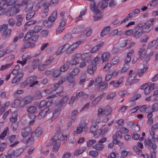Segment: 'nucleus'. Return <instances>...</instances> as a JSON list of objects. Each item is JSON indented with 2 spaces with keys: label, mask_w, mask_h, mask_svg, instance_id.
I'll list each match as a JSON object with an SVG mask.
<instances>
[{
  "label": "nucleus",
  "mask_w": 158,
  "mask_h": 158,
  "mask_svg": "<svg viewBox=\"0 0 158 158\" xmlns=\"http://www.w3.org/2000/svg\"><path fill=\"white\" fill-rule=\"evenodd\" d=\"M109 0H102L98 3L97 6L94 1L91 2L89 6L91 10L95 14L101 15L102 12L98 9L100 8L101 10H103L105 9L108 5L107 1Z\"/></svg>",
  "instance_id": "obj_1"
},
{
  "label": "nucleus",
  "mask_w": 158,
  "mask_h": 158,
  "mask_svg": "<svg viewBox=\"0 0 158 158\" xmlns=\"http://www.w3.org/2000/svg\"><path fill=\"white\" fill-rule=\"evenodd\" d=\"M152 26V23L147 24L143 28H139L134 35V37L136 38H138L143 33H148L151 30V27Z\"/></svg>",
  "instance_id": "obj_2"
},
{
  "label": "nucleus",
  "mask_w": 158,
  "mask_h": 158,
  "mask_svg": "<svg viewBox=\"0 0 158 158\" xmlns=\"http://www.w3.org/2000/svg\"><path fill=\"white\" fill-rule=\"evenodd\" d=\"M39 36L38 35H36L33 30H30L28 31L26 35L24 36L23 41L24 42L28 41H35L38 38Z\"/></svg>",
  "instance_id": "obj_3"
},
{
  "label": "nucleus",
  "mask_w": 158,
  "mask_h": 158,
  "mask_svg": "<svg viewBox=\"0 0 158 158\" xmlns=\"http://www.w3.org/2000/svg\"><path fill=\"white\" fill-rule=\"evenodd\" d=\"M8 24H4L3 25H0V31L2 32V38L4 40L7 38L10 35L11 29L8 28Z\"/></svg>",
  "instance_id": "obj_4"
},
{
  "label": "nucleus",
  "mask_w": 158,
  "mask_h": 158,
  "mask_svg": "<svg viewBox=\"0 0 158 158\" xmlns=\"http://www.w3.org/2000/svg\"><path fill=\"white\" fill-rule=\"evenodd\" d=\"M89 54L87 53H84L82 55L81 61L79 62V63H80L79 67L80 68H81L87 65V64H88L90 61L88 58V57H89Z\"/></svg>",
  "instance_id": "obj_5"
},
{
  "label": "nucleus",
  "mask_w": 158,
  "mask_h": 158,
  "mask_svg": "<svg viewBox=\"0 0 158 158\" xmlns=\"http://www.w3.org/2000/svg\"><path fill=\"white\" fill-rule=\"evenodd\" d=\"M8 0H2L0 2V15L4 14L8 10Z\"/></svg>",
  "instance_id": "obj_6"
},
{
  "label": "nucleus",
  "mask_w": 158,
  "mask_h": 158,
  "mask_svg": "<svg viewBox=\"0 0 158 158\" xmlns=\"http://www.w3.org/2000/svg\"><path fill=\"white\" fill-rule=\"evenodd\" d=\"M139 53V57L141 60L144 59V60L147 63L149 60V56H147V52L145 48H140L138 52Z\"/></svg>",
  "instance_id": "obj_7"
},
{
  "label": "nucleus",
  "mask_w": 158,
  "mask_h": 158,
  "mask_svg": "<svg viewBox=\"0 0 158 158\" xmlns=\"http://www.w3.org/2000/svg\"><path fill=\"white\" fill-rule=\"evenodd\" d=\"M36 111V108L34 106H31L27 109L28 116L32 119L35 117V112Z\"/></svg>",
  "instance_id": "obj_8"
},
{
  "label": "nucleus",
  "mask_w": 158,
  "mask_h": 158,
  "mask_svg": "<svg viewBox=\"0 0 158 158\" xmlns=\"http://www.w3.org/2000/svg\"><path fill=\"white\" fill-rule=\"evenodd\" d=\"M87 66V73L92 75H93L94 72L96 71L97 69V64H95V63L94 64L91 63L90 60Z\"/></svg>",
  "instance_id": "obj_9"
},
{
  "label": "nucleus",
  "mask_w": 158,
  "mask_h": 158,
  "mask_svg": "<svg viewBox=\"0 0 158 158\" xmlns=\"http://www.w3.org/2000/svg\"><path fill=\"white\" fill-rule=\"evenodd\" d=\"M100 122V121H95L94 120L92 121L93 125L90 128V133L93 134H95L98 131V126L97 124H96V123H99Z\"/></svg>",
  "instance_id": "obj_10"
},
{
  "label": "nucleus",
  "mask_w": 158,
  "mask_h": 158,
  "mask_svg": "<svg viewBox=\"0 0 158 158\" xmlns=\"http://www.w3.org/2000/svg\"><path fill=\"white\" fill-rule=\"evenodd\" d=\"M51 143L54 145L53 148V151L54 152H56L60 146V140H58L57 141L51 140Z\"/></svg>",
  "instance_id": "obj_11"
},
{
  "label": "nucleus",
  "mask_w": 158,
  "mask_h": 158,
  "mask_svg": "<svg viewBox=\"0 0 158 158\" xmlns=\"http://www.w3.org/2000/svg\"><path fill=\"white\" fill-rule=\"evenodd\" d=\"M66 22L65 21H61L59 27L56 29V34H60L65 29L64 26L66 25Z\"/></svg>",
  "instance_id": "obj_12"
},
{
  "label": "nucleus",
  "mask_w": 158,
  "mask_h": 158,
  "mask_svg": "<svg viewBox=\"0 0 158 158\" xmlns=\"http://www.w3.org/2000/svg\"><path fill=\"white\" fill-rule=\"evenodd\" d=\"M137 75V73L136 72H135L130 75V76L128 77L127 81L126 83V85H132V82L134 81L135 77Z\"/></svg>",
  "instance_id": "obj_13"
},
{
  "label": "nucleus",
  "mask_w": 158,
  "mask_h": 158,
  "mask_svg": "<svg viewBox=\"0 0 158 158\" xmlns=\"http://www.w3.org/2000/svg\"><path fill=\"white\" fill-rule=\"evenodd\" d=\"M81 43V41H78L74 43L73 45H71V48L67 50L66 53L67 54H69L71 53L74 50L77 48L79 45Z\"/></svg>",
  "instance_id": "obj_14"
},
{
  "label": "nucleus",
  "mask_w": 158,
  "mask_h": 158,
  "mask_svg": "<svg viewBox=\"0 0 158 158\" xmlns=\"http://www.w3.org/2000/svg\"><path fill=\"white\" fill-rule=\"evenodd\" d=\"M61 133V130L60 127H58L56 128V130L55 134L53 137L51 139L52 140L57 141L58 140H60V137L59 138V136Z\"/></svg>",
  "instance_id": "obj_15"
},
{
  "label": "nucleus",
  "mask_w": 158,
  "mask_h": 158,
  "mask_svg": "<svg viewBox=\"0 0 158 158\" xmlns=\"http://www.w3.org/2000/svg\"><path fill=\"white\" fill-rule=\"evenodd\" d=\"M108 87V84L105 81L99 83L98 85V89L99 91H103L107 89Z\"/></svg>",
  "instance_id": "obj_16"
},
{
  "label": "nucleus",
  "mask_w": 158,
  "mask_h": 158,
  "mask_svg": "<svg viewBox=\"0 0 158 158\" xmlns=\"http://www.w3.org/2000/svg\"><path fill=\"white\" fill-rule=\"evenodd\" d=\"M60 107L57 105L56 107L55 108V110L52 114V116L51 118L52 120H55L58 117L59 115L60 114Z\"/></svg>",
  "instance_id": "obj_17"
},
{
  "label": "nucleus",
  "mask_w": 158,
  "mask_h": 158,
  "mask_svg": "<svg viewBox=\"0 0 158 158\" xmlns=\"http://www.w3.org/2000/svg\"><path fill=\"white\" fill-rule=\"evenodd\" d=\"M31 132V128L28 127L21 129V133L22 136L24 138L27 137Z\"/></svg>",
  "instance_id": "obj_18"
},
{
  "label": "nucleus",
  "mask_w": 158,
  "mask_h": 158,
  "mask_svg": "<svg viewBox=\"0 0 158 158\" xmlns=\"http://www.w3.org/2000/svg\"><path fill=\"white\" fill-rule=\"evenodd\" d=\"M69 134V131L68 129H65L63 131L61 135L60 136L61 141H65L67 139L68 136Z\"/></svg>",
  "instance_id": "obj_19"
},
{
  "label": "nucleus",
  "mask_w": 158,
  "mask_h": 158,
  "mask_svg": "<svg viewBox=\"0 0 158 158\" xmlns=\"http://www.w3.org/2000/svg\"><path fill=\"white\" fill-rule=\"evenodd\" d=\"M31 61H32V64L31 68L33 69L36 68L39 64L40 60L38 58L36 57V56L32 58Z\"/></svg>",
  "instance_id": "obj_20"
},
{
  "label": "nucleus",
  "mask_w": 158,
  "mask_h": 158,
  "mask_svg": "<svg viewBox=\"0 0 158 158\" xmlns=\"http://www.w3.org/2000/svg\"><path fill=\"white\" fill-rule=\"evenodd\" d=\"M67 80L70 83V84L69 85V87L70 88H73L75 84V78L72 75H70V74L67 77Z\"/></svg>",
  "instance_id": "obj_21"
},
{
  "label": "nucleus",
  "mask_w": 158,
  "mask_h": 158,
  "mask_svg": "<svg viewBox=\"0 0 158 158\" xmlns=\"http://www.w3.org/2000/svg\"><path fill=\"white\" fill-rule=\"evenodd\" d=\"M150 140L152 144V148L153 149H156L157 148V146L155 142L158 141V138L157 136L156 137H152Z\"/></svg>",
  "instance_id": "obj_22"
},
{
  "label": "nucleus",
  "mask_w": 158,
  "mask_h": 158,
  "mask_svg": "<svg viewBox=\"0 0 158 158\" xmlns=\"http://www.w3.org/2000/svg\"><path fill=\"white\" fill-rule=\"evenodd\" d=\"M16 25L17 26H21L23 23V18L21 15H17L16 17Z\"/></svg>",
  "instance_id": "obj_23"
},
{
  "label": "nucleus",
  "mask_w": 158,
  "mask_h": 158,
  "mask_svg": "<svg viewBox=\"0 0 158 158\" xmlns=\"http://www.w3.org/2000/svg\"><path fill=\"white\" fill-rule=\"evenodd\" d=\"M84 126L82 124H80L79 126L77 128L76 131H74L73 132V134L74 135L80 134L83 131V129Z\"/></svg>",
  "instance_id": "obj_24"
},
{
  "label": "nucleus",
  "mask_w": 158,
  "mask_h": 158,
  "mask_svg": "<svg viewBox=\"0 0 158 158\" xmlns=\"http://www.w3.org/2000/svg\"><path fill=\"white\" fill-rule=\"evenodd\" d=\"M43 132L42 129L40 127H37L35 131L33 133L35 137H38L40 136Z\"/></svg>",
  "instance_id": "obj_25"
},
{
  "label": "nucleus",
  "mask_w": 158,
  "mask_h": 158,
  "mask_svg": "<svg viewBox=\"0 0 158 158\" xmlns=\"http://www.w3.org/2000/svg\"><path fill=\"white\" fill-rule=\"evenodd\" d=\"M110 30V26H107L105 27L101 31L100 35L101 36H103L106 35L108 34Z\"/></svg>",
  "instance_id": "obj_26"
},
{
  "label": "nucleus",
  "mask_w": 158,
  "mask_h": 158,
  "mask_svg": "<svg viewBox=\"0 0 158 158\" xmlns=\"http://www.w3.org/2000/svg\"><path fill=\"white\" fill-rule=\"evenodd\" d=\"M110 54L108 52L104 53L102 56V59L103 62L108 61L110 58Z\"/></svg>",
  "instance_id": "obj_27"
},
{
  "label": "nucleus",
  "mask_w": 158,
  "mask_h": 158,
  "mask_svg": "<svg viewBox=\"0 0 158 158\" xmlns=\"http://www.w3.org/2000/svg\"><path fill=\"white\" fill-rule=\"evenodd\" d=\"M93 148L97 150H102L104 148V145L98 142V143L93 146Z\"/></svg>",
  "instance_id": "obj_28"
},
{
  "label": "nucleus",
  "mask_w": 158,
  "mask_h": 158,
  "mask_svg": "<svg viewBox=\"0 0 158 158\" xmlns=\"http://www.w3.org/2000/svg\"><path fill=\"white\" fill-rule=\"evenodd\" d=\"M57 16V11L53 12L48 18V20L51 22H54L56 19Z\"/></svg>",
  "instance_id": "obj_29"
},
{
  "label": "nucleus",
  "mask_w": 158,
  "mask_h": 158,
  "mask_svg": "<svg viewBox=\"0 0 158 158\" xmlns=\"http://www.w3.org/2000/svg\"><path fill=\"white\" fill-rule=\"evenodd\" d=\"M78 113L77 110H73L71 113V115L68 117L69 119H71L73 121H75L76 119V116Z\"/></svg>",
  "instance_id": "obj_30"
},
{
  "label": "nucleus",
  "mask_w": 158,
  "mask_h": 158,
  "mask_svg": "<svg viewBox=\"0 0 158 158\" xmlns=\"http://www.w3.org/2000/svg\"><path fill=\"white\" fill-rule=\"evenodd\" d=\"M70 65V63L69 61H67L65 63L62 67L60 68V71L61 72H64L67 70L69 68Z\"/></svg>",
  "instance_id": "obj_31"
},
{
  "label": "nucleus",
  "mask_w": 158,
  "mask_h": 158,
  "mask_svg": "<svg viewBox=\"0 0 158 158\" xmlns=\"http://www.w3.org/2000/svg\"><path fill=\"white\" fill-rule=\"evenodd\" d=\"M15 150L13 149H10L8 152L7 156V158H12L14 156H17L18 155L15 154Z\"/></svg>",
  "instance_id": "obj_32"
},
{
  "label": "nucleus",
  "mask_w": 158,
  "mask_h": 158,
  "mask_svg": "<svg viewBox=\"0 0 158 158\" xmlns=\"http://www.w3.org/2000/svg\"><path fill=\"white\" fill-rule=\"evenodd\" d=\"M148 68V66L146 65L145 67L141 69H139L138 70V74L139 77H141L144 73V72L146 71Z\"/></svg>",
  "instance_id": "obj_33"
},
{
  "label": "nucleus",
  "mask_w": 158,
  "mask_h": 158,
  "mask_svg": "<svg viewBox=\"0 0 158 158\" xmlns=\"http://www.w3.org/2000/svg\"><path fill=\"white\" fill-rule=\"evenodd\" d=\"M112 111V108L110 106H107L106 107L104 110V114L108 116L110 114Z\"/></svg>",
  "instance_id": "obj_34"
},
{
  "label": "nucleus",
  "mask_w": 158,
  "mask_h": 158,
  "mask_svg": "<svg viewBox=\"0 0 158 158\" xmlns=\"http://www.w3.org/2000/svg\"><path fill=\"white\" fill-rule=\"evenodd\" d=\"M32 101V98L31 96H27L25 97L23 100L25 105L31 103Z\"/></svg>",
  "instance_id": "obj_35"
},
{
  "label": "nucleus",
  "mask_w": 158,
  "mask_h": 158,
  "mask_svg": "<svg viewBox=\"0 0 158 158\" xmlns=\"http://www.w3.org/2000/svg\"><path fill=\"white\" fill-rule=\"evenodd\" d=\"M20 10H19L17 9L15 7H12L10 11V15H11L12 16H14L17 14L19 13Z\"/></svg>",
  "instance_id": "obj_36"
},
{
  "label": "nucleus",
  "mask_w": 158,
  "mask_h": 158,
  "mask_svg": "<svg viewBox=\"0 0 158 158\" xmlns=\"http://www.w3.org/2000/svg\"><path fill=\"white\" fill-rule=\"evenodd\" d=\"M92 32V30L90 27L86 28L83 31L84 33L86 32L85 35L86 37L89 36Z\"/></svg>",
  "instance_id": "obj_37"
},
{
  "label": "nucleus",
  "mask_w": 158,
  "mask_h": 158,
  "mask_svg": "<svg viewBox=\"0 0 158 158\" xmlns=\"http://www.w3.org/2000/svg\"><path fill=\"white\" fill-rule=\"evenodd\" d=\"M69 99V97L68 95L65 96L63 98L60 99L59 102V105H62L64 104L68 101Z\"/></svg>",
  "instance_id": "obj_38"
},
{
  "label": "nucleus",
  "mask_w": 158,
  "mask_h": 158,
  "mask_svg": "<svg viewBox=\"0 0 158 158\" xmlns=\"http://www.w3.org/2000/svg\"><path fill=\"white\" fill-rule=\"evenodd\" d=\"M35 13V12L33 10L28 12L26 15V19L28 20L31 18L34 15Z\"/></svg>",
  "instance_id": "obj_39"
},
{
  "label": "nucleus",
  "mask_w": 158,
  "mask_h": 158,
  "mask_svg": "<svg viewBox=\"0 0 158 158\" xmlns=\"http://www.w3.org/2000/svg\"><path fill=\"white\" fill-rule=\"evenodd\" d=\"M150 141V140L149 138L146 139L144 140V145L148 149L152 148V145H151Z\"/></svg>",
  "instance_id": "obj_40"
},
{
  "label": "nucleus",
  "mask_w": 158,
  "mask_h": 158,
  "mask_svg": "<svg viewBox=\"0 0 158 158\" xmlns=\"http://www.w3.org/2000/svg\"><path fill=\"white\" fill-rule=\"evenodd\" d=\"M53 22H51L49 20H45L43 22V24L45 27H49L53 26Z\"/></svg>",
  "instance_id": "obj_41"
},
{
  "label": "nucleus",
  "mask_w": 158,
  "mask_h": 158,
  "mask_svg": "<svg viewBox=\"0 0 158 158\" xmlns=\"http://www.w3.org/2000/svg\"><path fill=\"white\" fill-rule=\"evenodd\" d=\"M8 128L7 127V129L4 130L0 135V139L2 140L4 139L5 137L7 135L9 132Z\"/></svg>",
  "instance_id": "obj_42"
},
{
  "label": "nucleus",
  "mask_w": 158,
  "mask_h": 158,
  "mask_svg": "<svg viewBox=\"0 0 158 158\" xmlns=\"http://www.w3.org/2000/svg\"><path fill=\"white\" fill-rule=\"evenodd\" d=\"M50 5L49 2H45L44 3L43 5L44 11L48 12L49 11V7Z\"/></svg>",
  "instance_id": "obj_43"
},
{
  "label": "nucleus",
  "mask_w": 158,
  "mask_h": 158,
  "mask_svg": "<svg viewBox=\"0 0 158 158\" xmlns=\"http://www.w3.org/2000/svg\"><path fill=\"white\" fill-rule=\"evenodd\" d=\"M30 42L27 41L25 43V44L23 45L21 48V50L22 52H23L25 51L26 48H28L30 46Z\"/></svg>",
  "instance_id": "obj_44"
},
{
  "label": "nucleus",
  "mask_w": 158,
  "mask_h": 158,
  "mask_svg": "<svg viewBox=\"0 0 158 158\" xmlns=\"http://www.w3.org/2000/svg\"><path fill=\"white\" fill-rule=\"evenodd\" d=\"M33 5L32 2H30L27 3L25 10L26 12H27L30 10H31L33 8Z\"/></svg>",
  "instance_id": "obj_45"
},
{
  "label": "nucleus",
  "mask_w": 158,
  "mask_h": 158,
  "mask_svg": "<svg viewBox=\"0 0 158 158\" xmlns=\"http://www.w3.org/2000/svg\"><path fill=\"white\" fill-rule=\"evenodd\" d=\"M30 56L29 55L25 54L22 57V60L23 62V64H25L26 61L30 59Z\"/></svg>",
  "instance_id": "obj_46"
},
{
  "label": "nucleus",
  "mask_w": 158,
  "mask_h": 158,
  "mask_svg": "<svg viewBox=\"0 0 158 158\" xmlns=\"http://www.w3.org/2000/svg\"><path fill=\"white\" fill-rule=\"evenodd\" d=\"M129 67V64H125L123 67L120 71V72L122 73H124L126 72L128 70Z\"/></svg>",
  "instance_id": "obj_47"
},
{
  "label": "nucleus",
  "mask_w": 158,
  "mask_h": 158,
  "mask_svg": "<svg viewBox=\"0 0 158 158\" xmlns=\"http://www.w3.org/2000/svg\"><path fill=\"white\" fill-rule=\"evenodd\" d=\"M42 29L41 26L37 25L35 26L32 30L36 34L39 32Z\"/></svg>",
  "instance_id": "obj_48"
},
{
  "label": "nucleus",
  "mask_w": 158,
  "mask_h": 158,
  "mask_svg": "<svg viewBox=\"0 0 158 158\" xmlns=\"http://www.w3.org/2000/svg\"><path fill=\"white\" fill-rule=\"evenodd\" d=\"M115 92H114L110 93L107 95L106 99L109 100L112 99L115 96Z\"/></svg>",
  "instance_id": "obj_49"
},
{
  "label": "nucleus",
  "mask_w": 158,
  "mask_h": 158,
  "mask_svg": "<svg viewBox=\"0 0 158 158\" xmlns=\"http://www.w3.org/2000/svg\"><path fill=\"white\" fill-rule=\"evenodd\" d=\"M48 31L47 30H44L40 32V35L43 37H46L48 35Z\"/></svg>",
  "instance_id": "obj_50"
},
{
  "label": "nucleus",
  "mask_w": 158,
  "mask_h": 158,
  "mask_svg": "<svg viewBox=\"0 0 158 158\" xmlns=\"http://www.w3.org/2000/svg\"><path fill=\"white\" fill-rule=\"evenodd\" d=\"M77 100V97L76 95L75 96H73L71 97L69 100V104L70 105L72 106L73 103L75 101Z\"/></svg>",
  "instance_id": "obj_51"
},
{
  "label": "nucleus",
  "mask_w": 158,
  "mask_h": 158,
  "mask_svg": "<svg viewBox=\"0 0 158 158\" xmlns=\"http://www.w3.org/2000/svg\"><path fill=\"white\" fill-rule=\"evenodd\" d=\"M158 3V0H153L150 2L149 4L151 7H154Z\"/></svg>",
  "instance_id": "obj_52"
},
{
  "label": "nucleus",
  "mask_w": 158,
  "mask_h": 158,
  "mask_svg": "<svg viewBox=\"0 0 158 158\" xmlns=\"http://www.w3.org/2000/svg\"><path fill=\"white\" fill-rule=\"evenodd\" d=\"M7 140H9L10 143H13L15 142V135H13L11 136H9L7 138Z\"/></svg>",
  "instance_id": "obj_53"
},
{
  "label": "nucleus",
  "mask_w": 158,
  "mask_h": 158,
  "mask_svg": "<svg viewBox=\"0 0 158 158\" xmlns=\"http://www.w3.org/2000/svg\"><path fill=\"white\" fill-rule=\"evenodd\" d=\"M37 77L36 76H32L27 78V80L28 81V83L30 84L31 82L33 81L36 79Z\"/></svg>",
  "instance_id": "obj_54"
},
{
  "label": "nucleus",
  "mask_w": 158,
  "mask_h": 158,
  "mask_svg": "<svg viewBox=\"0 0 158 158\" xmlns=\"http://www.w3.org/2000/svg\"><path fill=\"white\" fill-rule=\"evenodd\" d=\"M98 155V153L96 151H90L89 152V155L93 157H96Z\"/></svg>",
  "instance_id": "obj_55"
},
{
  "label": "nucleus",
  "mask_w": 158,
  "mask_h": 158,
  "mask_svg": "<svg viewBox=\"0 0 158 158\" xmlns=\"http://www.w3.org/2000/svg\"><path fill=\"white\" fill-rule=\"evenodd\" d=\"M11 127L13 131H16L18 127L17 123H12L11 125Z\"/></svg>",
  "instance_id": "obj_56"
},
{
  "label": "nucleus",
  "mask_w": 158,
  "mask_h": 158,
  "mask_svg": "<svg viewBox=\"0 0 158 158\" xmlns=\"http://www.w3.org/2000/svg\"><path fill=\"white\" fill-rule=\"evenodd\" d=\"M73 37L71 34L70 33H68L66 34L63 38V39L65 40H68Z\"/></svg>",
  "instance_id": "obj_57"
},
{
  "label": "nucleus",
  "mask_w": 158,
  "mask_h": 158,
  "mask_svg": "<svg viewBox=\"0 0 158 158\" xmlns=\"http://www.w3.org/2000/svg\"><path fill=\"white\" fill-rule=\"evenodd\" d=\"M64 51L62 46L59 47L56 51V55H59Z\"/></svg>",
  "instance_id": "obj_58"
},
{
  "label": "nucleus",
  "mask_w": 158,
  "mask_h": 158,
  "mask_svg": "<svg viewBox=\"0 0 158 158\" xmlns=\"http://www.w3.org/2000/svg\"><path fill=\"white\" fill-rule=\"evenodd\" d=\"M79 70L78 69L75 68L69 74L72 76H74L77 75L79 72Z\"/></svg>",
  "instance_id": "obj_59"
},
{
  "label": "nucleus",
  "mask_w": 158,
  "mask_h": 158,
  "mask_svg": "<svg viewBox=\"0 0 158 158\" xmlns=\"http://www.w3.org/2000/svg\"><path fill=\"white\" fill-rule=\"evenodd\" d=\"M119 61V58L117 56L115 57L112 60V64L113 65L117 64Z\"/></svg>",
  "instance_id": "obj_60"
},
{
  "label": "nucleus",
  "mask_w": 158,
  "mask_h": 158,
  "mask_svg": "<svg viewBox=\"0 0 158 158\" xmlns=\"http://www.w3.org/2000/svg\"><path fill=\"white\" fill-rule=\"evenodd\" d=\"M11 64H6L5 65H2L1 66L0 70H3L6 69H8L10 68L11 66Z\"/></svg>",
  "instance_id": "obj_61"
},
{
  "label": "nucleus",
  "mask_w": 158,
  "mask_h": 158,
  "mask_svg": "<svg viewBox=\"0 0 158 158\" xmlns=\"http://www.w3.org/2000/svg\"><path fill=\"white\" fill-rule=\"evenodd\" d=\"M132 131L135 132H137L139 131L140 129V126H132Z\"/></svg>",
  "instance_id": "obj_62"
},
{
  "label": "nucleus",
  "mask_w": 158,
  "mask_h": 158,
  "mask_svg": "<svg viewBox=\"0 0 158 158\" xmlns=\"http://www.w3.org/2000/svg\"><path fill=\"white\" fill-rule=\"evenodd\" d=\"M133 150L134 152H135L136 153L139 155L142 154V150L139 149L137 146H134L133 147Z\"/></svg>",
  "instance_id": "obj_63"
},
{
  "label": "nucleus",
  "mask_w": 158,
  "mask_h": 158,
  "mask_svg": "<svg viewBox=\"0 0 158 158\" xmlns=\"http://www.w3.org/2000/svg\"><path fill=\"white\" fill-rule=\"evenodd\" d=\"M158 110V103H155L152 106V112H154L155 111Z\"/></svg>",
  "instance_id": "obj_64"
}]
</instances>
